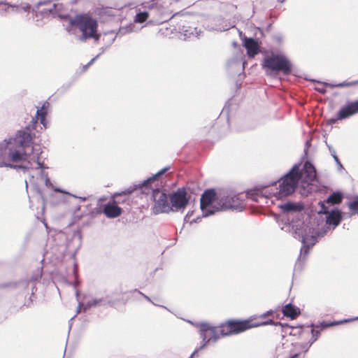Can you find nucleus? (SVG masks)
Returning <instances> with one entry per match:
<instances>
[{
    "label": "nucleus",
    "mask_w": 358,
    "mask_h": 358,
    "mask_svg": "<svg viewBox=\"0 0 358 358\" xmlns=\"http://www.w3.org/2000/svg\"><path fill=\"white\" fill-rule=\"evenodd\" d=\"M41 153L40 145H32V136L28 129L18 131L14 137L0 142V167L22 169L29 176V179L25 180L26 188L29 182L40 192L41 183L47 186L50 184L45 167L40 162Z\"/></svg>",
    "instance_id": "f257e3e1"
},
{
    "label": "nucleus",
    "mask_w": 358,
    "mask_h": 358,
    "mask_svg": "<svg viewBox=\"0 0 358 358\" xmlns=\"http://www.w3.org/2000/svg\"><path fill=\"white\" fill-rule=\"evenodd\" d=\"M168 170L169 167L164 168L142 183L131 186L122 193L113 194V199L118 196L129 195L137 189H141L142 192L144 194H148L150 192L152 193V197L155 203L153 206V211L155 213L158 214L171 212L170 202L169 201L167 195L159 189V185H155L152 186V184L157 180V179Z\"/></svg>",
    "instance_id": "f03ea898"
},
{
    "label": "nucleus",
    "mask_w": 358,
    "mask_h": 358,
    "mask_svg": "<svg viewBox=\"0 0 358 358\" xmlns=\"http://www.w3.org/2000/svg\"><path fill=\"white\" fill-rule=\"evenodd\" d=\"M272 310L267 311L259 316L250 317L245 320L231 319L223 322L220 327L221 334L224 336L238 334L252 328L268 324L282 325L280 322H274L272 319L266 321L262 320L273 315Z\"/></svg>",
    "instance_id": "7ed1b4c3"
},
{
    "label": "nucleus",
    "mask_w": 358,
    "mask_h": 358,
    "mask_svg": "<svg viewBox=\"0 0 358 358\" xmlns=\"http://www.w3.org/2000/svg\"><path fill=\"white\" fill-rule=\"evenodd\" d=\"M70 24L72 27L78 29L81 35L78 36V39L85 41L88 38H94L98 41L99 34H97V22L94 18L87 15H79L71 19Z\"/></svg>",
    "instance_id": "20e7f679"
},
{
    "label": "nucleus",
    "mask_w": 358,
    "mask_h": 358,
    "mask_svg": "<svg viewBox=\"0 0 358 358\" xmlns=\"http://www.w3.org/2000/svg\"><path fill=\"white\" fill-rule=\"evenodd\" d=\"M262 67L271 72L289 75L292 72V64L285 55L272 52L264 58Z\"/></svg>",
    "instance_id": "39448f33"
},
{
    "label": "nucleus",
    "mask_w": 358,
    "mask_h": 358,
    "mask_svg": "<svg viewBox=\"0 0 358 358\" xmlns=\"http://www.w3.org/2000/svg\"><path fill=\"white\" fill-rule=\"evenodd\" d=\"M300 180V175L296 168H292L280 180L279 187L273 192V195L278 199H282L292 194Z\"/></svg>",
    "instance_id": "423d86ee"
},
{
    "label": "nucleus",
    "mask_w": 358,
    "mask_h": 358,
    "mask_svg": "<svg viewBox=\"0 0 358 358\" xmlns=\"http://www.w3.org/2000/svg\"><path fill=\"white\" fill-rule=\"evenodd\" d=\"M215 200L216 192L213 189H206L201 194L200 206L201 210L205 213L206 215L213 214L217 211V207H219V202H217V205H214Z\"/></svg>",
    "instance_id": "0eeeda50"
},
{
    "label": "nucleus",
    "mask_w": 358,
    "mask_h": 358,
    "mask_svg": "<svg viewBox=\"0 0 358 358\" xmlns=\"http://www.w3.org/2000/svg\"><path fill=\"white\" fill-rule=\"evenodd\" d=\"M171 211L185 209L189 203V197L184 187L178 188L176 192L169 195Z\"/></svg>",
    "instance_id": "6e6552de"
},
{
    "label": "nucleus",
    "mask_w": 358,
    "mask_h": 358,
    "mask_svg": "<svg viewBox=\"0 0 358 358\" xmlns=\"http://www.w3.org/2000/svg\"><path fill=\"white\" fill-rule=\"evenodd\" d=\"M243 208L244 203L240 196L233 195L222 197L219 200V207H217V210H226L229 209L242 210Z\"/></svg>",
    "instance_id": "1a4fd4ad"
},
{
    "label": "nucleus",
    "mask_w": 358,
    "mask_h": 358,
    "mask_svg": "<svg viewBox=\"0 0 358 358\" xmlns=\"http://www.w3.org/2000/svg\"><path fill=\"white\" fill-rule=\"evenodd\" d=\"M358 113V99L354 101H349L343 106L338 112L336 117L330 118L327 120L329 124H333L338 120L348 118Z\"/></svg>",
    "instance_id": "9d476101"
},
{
    "label": "nucleus",
    "mask_w": 358,
    "mask_h": 358,
    "mask_svg": "<svg viewBox=\"0 0 358 358\" xmlns=\"http://www.w3.org/2000/svg\"><path fill=\"white\" fill-rule=\"evenodd\" d=\"M223 323H222L217 327H210L208 324H200V335L203 339V344L201 348H203L207 345L208 342L211 340L213 341H216L218 338L217 334L219 333L222 336H224L221 334V328Z\"/></svg>",
    "instance_id": "9b49d317"
},
{
    "label": "nucleus",
    "mask_w": 358,
    "mask_h": 358,
    "mask_svg": "<svg viewBox=\"0 0 358 358\" xmlns=\"http://www.w3.org/2000/svg\"><path fill=\"white\" fill-rule=\"evenodd\" d=\"M293 168L296 169L302 183L310 185L316 178V170L314 166L309 162H305L302 170H300L298 165L294 166Z\"/></svg>",
    "instance_id": "f8f14e48"
},
{
    "label": "nucleus",
    "mask_w": 358,
    "mask_h": 358,
    "mask_svg": "<svg viewBox=\"0 0 358 358\" xmlns=\"http://www.w3.org/2000/svg\"><path fill=\"white\" fill-rule=\"evenodd\" d=\"M243 45L247 50L248 56L250 58H253L260 51L257 41L252 38L245 37L243 40Z\"/></svg>",
    "instance_id": "ddd939ff"
},
{
    "label": "nucleus",
    "mask_w": 358,
    "mask_h": 358,
    "mask_svg": "<svg viewBox=\"0 0 358 358\" xmlns=\"http://www.w3.org/2000/svg\"><path fill=\"white\" fill-rule=\"evenodd\" d=\"M29 8L30 6L28 4H24L21 6H17L15 5H10L3 2H0V13L1 15L10 13H19L21 10L28 11Z\"/></svg>",
    "instance_id": "4468645a"
},
{
    "label": "nucleus",
    "mask_w": 358,
    "mask_h": 358,
    "mask_svg": "<svg viewBox=\"0 0 358 358\" xmlns=\"http://www.w3.org/2000/svg\"><path fill=\"white\" fill-rule=\"evenodd\" d=\"M141 6L143 8H148L149 10L156 9L159 11L162 15L167 14L168 15H171V17L175 15V14L171 15L172 11L168 12L167 6H163L161 3V0H155V1L151 3L144 2L141 4Z\"/></svg>",
    "instance_id": "2eb2a0df"
},
{
    "label": "nucleus",
    "mask_w": 358,
    "mask_h": 358,
    "mask_svg": "<svg viewBox=\"0 0 358 358\" xmlns=\"http://www.w3.org/2000/svg\"><path fill=\"white\" fill-rule=\"evenodd\" d=\"M321 212L324 214L327 215V223L329 224H333L334 226H338L341 221V213L339 210H332L331 212H329L326 210V207L324 204L322 206Z\"/></svg>",
    "instance_id": "dca6fc26"
},
{
    "label": "nucleus",
    "mask_w": 358,
    "mask_h": 358,
    "mask_svg": "<svg viewBox=\"0 0 358 358\" xmlns=\"http://www.w3.org/2000/svg\"><path fill=\"white\" fill-rule=\"evenodd\" d=\"M106 198H100L98 201L99 211L103 212L108 217H112V201L111 198L106 202Z\"/></svg>",
    "instance_id": "f3484780"
},
{
    "label": "nucleus",
    "mask_w": 358,
    "mask_h": 358,
    "mask_svg": "<svg viewBox=\"0 0 358 358\" xmlns=\"http://www.w3.org/2000/svg\"><path fill=\"white\" fill-rule=\"evenodd\" d=\"M282 312L285 317H289L292 320L296 319L301 313L300 309L292 303H288L283 306Z\"/></svg>",
    "instance_id": "a211bd4d"
},
{
    "label": "nucleus",
    "mask_w": 358,
    "mask_h": 358,
    "mask_svg": "<svg viewBox=\"0 0 358 358\" xmlns=\"http://www.w3.org/2000/svg\"><path fill=\"white\" fill-rule=\"evenodd\" d=\"M281 208L283 212H301L303 210L304 206L301 203L287 202L282 205Z\"/></svg>",
    "instance_id": "6ab92c4d"
},
{
    "label": "nucleus",
    "mask_w": 358,
    "mask_h": 358,
    "mask_svg": "<svg viewBox=\"0 0 358 358\" xmlns=\"http://www.w3.org/2000/svg\"><path fill=\"white\" fill-rule=\"evenodd\" d=\"M320 334V330H315V329L312 328L310 331H303L301 335L303 337H308V341L306 343V345L310 347L317 339Z\"/></svg>",
    "instance_id": "aec40b11"
},
{
    "label": "nucleus",
    "mask_w": 358,
    "mask_h": 358,
    "mask_svg": "<svg viewBox=\"0 0 358 358\" xmlns=\"http://www.w3.org/2000/svg\"><path fill=\"white\" fill-rule=\"evenodd\" d=\"M49 103L45 101L43 104L41 108L36 111L37 119L40 120L41 123L43 125L44 128H46L45 116L47 114V110L49 107Z\"/></svg>",
    "instance_id": "412c9836"
},
{
    "label": "nucleus",
    "mask_w": 358,
    "mask_h": 358,
    "mask_svg": "<svg viewBox=\"0 0 358 358\" xmlns=\"http://www.w3.org/2000/svg\"><path fill=\"white\" fill-rule=\"evenodd\" d=\"M63 10V4L60 3H56L52 5V8L49 9V13L53 16H58L61 17L64 15Z\"/></svg>",
    "instance_id": "4be33fe9"
},
{
    "label": "nucleus",
    "mask_w": 358,
    "mask_h": 358,
    "mask_svg": "<svg viewBox=\"0 0 358 358\" xmlns=\"http://www.w3.org/2000/svg\"><path fill=\"white\" fill-rule=\"evenodd\" d=\"M343 195L340 192L331 194L326 200V202L331 204H339L342 202Z\"/></svg>",
    "instance_id": "5701e85b"
},
{
    "label": "nucleus",
    "mask_w": 358,
    "mask_h": 358,
    "mask_svg": "<svg viewBox=\"0 0 358 358\" xmlns=\"http://www.w3.org/2000/svg\"><path fill=\"white\" fill-rule=\"evenodd\" d=\"M149 17V13L147 11H143L138 13L135 17L134 22L136 23H143L145 22Z\"/></svg>",
    "instance_id": "b1692460"
},
{
    "label": "nucleus",
    "mask_w": 358,
    "mask_h": 358,
    "mask_svg": "<svg viewBox=\"0 0 358 358\" xmlns=\"http://www.w3.org/2000/svg\"><path fill=\"white\" fill-rule=\"evenodd\" d=\"M247 197L256 202H259L260 199H264V196L256 190L248 192Z\"/></svg>",
    "instance_id": "393cba45"
},
{
    "label": "nucleus",
    "mask_w": 358,
    "mask_h": 358,
    "mask_svg": "<svg viewBox=\"0 0 358 358\" xmlns=\"http://www.w3.org/2000/svg\"><path fill=\"white\" fill-rule=\"evenodd\" d=\"M103 304H104V301L103 299H94L87 301L85 306L84 307V310L92 306H101Z\"/></svg>",
    "instance_id": "a878e982"
},
{
    "label": "nucleus",
    "mask_w": 358,
    "mask_h": 358,
    "mask_svg": "<svg viewBox=\"0 0 358 358\" xmlns=\"http://www.w3.org/2000/svg\"><path fill=\"white\" fill-rule=\"evenodd\" d=\"M358 85V80L353 81H343L334 85L336 87H348Z\"/></svg>",
    "instance_id": "bb28decb"
},
{
    "label": "nucleus",
    "mask_w": 358,
    "mask_h": 358,
    "mask_svg": "<svg viewBox=\"0 0 358 358\" xmlns=\"http://www.w3.org/2000/svg\"><path fill=\"white\" fill-rule=\"evenodd\" d=\"M349 208L355 213H358V197L348 203Z\"/></svg>",
    "instance_id": "cd10ccee"
},
{
    "label": "nucleus",
    "mask_w": 358,
    "mask_h": 358,
    "mask_svg": "<svg viewBox=\"0 0 358 358\" xmlns=\"http://www.w3.org/2000/svg\"><path fill=\"white\" fill-rule=\"evenodd\" d=\"M122 213V209L117 206L113 201V217H118Z\"/></svg>",
    "instance_id": "c85d7f7f"
},
{
    "label": "nucleus",
    "mask_w": 358,
    "mask_h": 358,
    "mask_svg": "<svg viewBox=\"0 0 358 358\" xmlns=\"http://www.w3.org/2000/svg\"><path fill=\"white\" fill-rule=\"evenodd\" d=\"M341 322H331V323H324V322H322V323L321 324V329L327 328V327H331V326H334V325H336V324H340V323H341Z\"/></svg>",
    "instance_id": "c756f323"
},
{
    "label": "nucleus",
    "mask_w": 358,
    "mask_h": 358,
    "mask_svg": "<svg viewBox=\"0 0 358 358\" xmlns=\"http://www.w3.org/2000/svg\"><path fill=\"white\" fill-rule=\"evenodd\" d=\"M110 13H111V9L110 8H102L100 11V14L101 15H103V14H107L108 15H110Z\"/></svg>",
    "instance_id": "7c9ffc66"
},
{
    "label": "nucleus",
    "mask_w": 358,
    "mask_h": 358,
    "mask_svg": "<svg viewBox=\"0 0 358 358\" xmlns=\"http://www.w3.org/2000/svg\"><path fill=\"white\" fill-rule=\"evenodd\" d=\"M315 90L322 94H324L326 92V90L323 87H316Z\"/></svg>",
    "instance_id": "2f4dec72"
},
{
    "label": "nucleus",
    "mask_w": 358,
    "mask_h": 358,
    "mask_svg": "<svg viewBox=\"0 0 358 358\" xmlns=\"http://www.w3.org/2000/svg\"><path fill=\"white\" fill-rule=\"evenodd\" d=\"M333 157H334V159H335V161L336 162V163H337L338 165L341 166V162H340V161H339L338 157H337V155H333Z\"/></svg>",
    "instance_id": "473e14b6"
},
{
    "label": "nucleus",
    "mask_w": 358,
    "mask_h": 358,
    "mask_svg": "<svg viewBox=\"0 0 358 358\" xmlns=\"http://www.w3.org/2000/svg\"><path fill=\"white\" fill-rule=\"evenodd\" d=\"M82 306H83V305H82L81 303H79V306H78V308L77 313H78L80 311V309H81Z\"/></svg>",
    "instance_id": "72a5a7b5"
},
{
    "label": "nucleus",
    "mask_w": 358,
    "mask_h": 358,
    "mask_svg": "<svg viewBox=\"0 0 358 358\" xmlns=\"http://www.w3.org/2000/svg\"><path fill=\"white\" fill-rule=\"evenodd\" d=\"M76 271H77V265H76V264H74V269H73L74 273H76Z\"/></svg>",
    "instance_id": "f704fd0d"
},
{
    "label": "nucleus",
    "mask_w": 358,
    "mask_h": 358,
    "mask_svg": "<svg viewBox=\"0 0 358 358\" xmlns=\"http://www.w3.org/2000/svg\"><path fill=\"white\" fill-rule=\"evenodd\" d=\"M292 358H299V355H298V354H295L294 355H293V356L292 357Z\"/></svg>",
    "instance_id": "c9c22d12"
},
{
    "label": "nucleus",
    "mask_w": 358,
    "mask_h": 358,
    "mask_svg": "<svg viewBox=\"0 0 358 358\" xmlns=\"http://www.w3.org/2000/svg\"><path fill=\"white\" fill-rule=\"evenodd\" d=\"M94 59H92L89 62L88 65L91 64L94 62Z\"/></svg>",
    "instance_id": "e433bc0d"
},
{
    "label": "nucleus",
    "mask_w": 358,
    "mask_h": 358,
    "mask_svg": "<svg viewBox=\"0 0 358 358\" xmlns=\"http://www.w3.org/2000/svg\"><path fill=\"white\" fill-rule=\"evenodd\" d=\"M195 352H194L189 358H192L194 356V355L195 354Z\"/></svg>",
    "instance_id": "4c0bfd02"
},
{
    "label": "nucleus",
    "mask_w": 358,
    "mask_h": 358,
    "mask_svg": "<svg viewBox=\"0 0 358 358\" xmlns=\"http://www.w3.org/2000/svg\"><path fill=\"white\" fill-rule=\"evenodd\" d=\"M79 294H78V292H76V296L77 297L78 296Z\"/></svg>",
    "instance_id": "58836bf2"
},
{
    "label": "nucleus",
    "mask_w": 358,
    "mask_h": 358,
    "mask_svg": "<svg viewBox=\"0 0 358 358\" xmlns=\"http://www.w3.org/2000/svg\"><path fill=\"white\" fill-rule=\"evenodd\" d=\"M357 319H358V317H357Z\"/></svg>",
    "instance_id": "ea45409f"
}]
</instances>
